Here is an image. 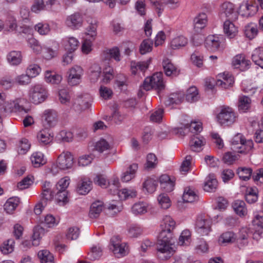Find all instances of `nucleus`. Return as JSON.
Listing matches in <instances>:
<instances>
[{
  "mask_svg": "<svg viewBox=\"0 0 263 263\" xmlns=\"http://www.w3.org/2000/svg\"><path fill=\"white\" fill-rule=\"evenodd\" d=\"M172 232L161 229L158 236L157 250L160 257L167 258L173 252L171 242L172 238Z\"/></svg>",
  "mask_w": 263,
  "mask_h": 263,
  "instance_id": "nucleus-1",
  "label": "nucleus"
},
{
  "mask_svg": "<svg viewBox=\"0 0 263 263\" xmlns=\"http://www.w3.org/2000/svg\"><path fill=\"white\" fill-rule=\"evenodd\" d=\"M233 148L239 153L247 154L253 147V142L252 140H246L241 134H237L234 136L232 141Z\"/></svg>",
  "mask_w": 263,
  "mask_h": 263,
  "instance_id": "nucleus-2",
  "label": "nucleus"
},
{
  "mask_svg": "<svg viewBox=\"0 0 263 263\" xmlns=\"http://www.w3.org/2000/svg\"><path fill=\"white\" fill-rule=\"evenodd\" d=\"M164 86L163 81V73L161 72H156L152 77L146 78L143 85V88L147 91L151 89L160 90L163 89Z\"/></svg>",
  "mask_w": 263,
  "mask_h": 263,
  "instance_id": "nucleus-3",
  "label": "nucleus"
},
{
  "mask_svg": "<svg viewBox=\"0 0 263 263\" xmlns=\"http://www.w3.org/2000/svg\"><path fill=\"white\" fill-rule=\"evenodd\" d=\"M236 114L231 107L222 106L220 112L217 116L218 123L221 125H230L236 121Z\"/></svg>",
  "mask_w": 263,
  "mask_h": 263,
  "instance_id": "nucleus-4",
  "label": "nucleus"
},
{
  "mask_svg": "<svg viewBox=\"0 0 263 263\" xmlns=\"http://www.w3.org/2000/svg\"><path fill=\"white\" fill-rule=\"evenodd\" d=\"M212 220L205 215H199L195 222L196 231L202 236H207L212 231Z\"/></svg>",
  "mask_w": 263,
  "mask_h": 263,
  "instance_id": "nucleus-5",
  "label": "nucleus"
},
{
  "mask_svg": "<svg viewBox=\"0 0 263 263\" xmlns=\"http://www.w3.org/2000/svg\"><path fill=\"white\" fill-rule=\"evenodd\" d=\"M219 15L221 19L234 21L238 18V13L233 4L224 2L220 6Z\"/></svg>",
  "mask_w": 263,
  "mask_h": 263,
  "instance_id": "nucleus-6",
  "label": "nucleus"
},
{
  "mask_svg": "<svg viewBox=\"0 0 263 263\" xmlns=\"http://www.w3.org/2000/svg\"><path fill=\"white\" fill-rule=\"evenodd\" d=\"M109 249L117 257H122L128 253L126 244L121 242L120 237L118 236L111 238Z\"/></svg>",
  "mask_w": 263,
  "mask_h": 263,
  "instance_id": "nucleus-7",
  "label": "nucleus"
},
{
  "mask_svg": "<svg viewBox=\"0 0 263 263\" xmlns=\"http://www.w3.org/2000/svg\"><path fill=\"white\" fill-rule=\"evenodd\" d=\"M25 102V100L21 98L7 102L5 105V111L10 113H27L29 109L24 106L23 104Z\"/></svg>",
  "mask_w": 263,
  "mask_h": 263,
  "instance_id": "nucleus-8",
  "label": "nucleus"
},
{
  "mask_svg": "<svg viewBox=\"0 0 263 263\" xmlns=\"http://www.w3.org/2000/svg\"><path fill=\"white\" fill-rule=\"evenodd\" d=\"M73 164V158L71 154L68 152H63L58 157L56 161L57 166L61 170H66L72 167Z\"/></svg>",
  "mask_w": 263,
  "mask_h": 263,
  "instance_id": "nucleus-9",
  "label": "nucleus"
},
{
  "mask_svg": "<svg viewBox=\"0 0 263 263\" xmlns=\"http://www.w3.org/2000/svg\"><path fill=\"white\" fill-rule=\"evenodd\" d=\"M83 74V69L79 66L75 65L67 72V82L69 85L75 86L79 84Z\"/></svg>",
  "mask_w": 263,
  "mask_h": 263,
  "instance_id": "nucleus-10",
  "label": "nucleus"
},
{
  "mask_svg": "<svg viewBox=\"0 0 263 263\" xmlns=\"http://www.w3.org/2000/svg\"><path fill=\"white\" fill-rule=\"evenodd\" d=\"M47 97V92L41 85H36L33 87L30 92V100L34 104H39L43 102Z\"/></svg>",
  "mask_w": 263,
  "mask_h": 263,
  "instance_id": "nucleus-11",
  "label": "nucleus"
},
{
  "mask_svg": "<svg viewBox=\"0 0 263 263\" xmlns=\"http://www.w3.org/2000/svg\"><path fill=\"white\" fill-rule=\"evenodd\" d=\"M42 121L44 126L46 128L55 126L58 122L57 112L51 109L45 110L42 116Z\"/></svg>",
  "mask_w": 263,
  "mask_h": 263,
  "instance_id": "nucleus-12",
  "label": "nucleus"
},
{
  "mask_svg": "<svg viewBox=\"0 0 263 263\" xmlns=\"http://www.w3.org/2000/svg\"><path fill=\"white\" fill-rule=\"evenodd\" d=\"M83 17L79 13H74L68 16L65 20V25L73 29H77L83 24Z\"/></svg>",
  "mask_w": 263,
  "mask_h": 263,
  "instance_id": "nucleus-13",
  "label": "nucleus"
},
{
  "mask_svg": "<svg viewBox=\"0 0 263 263\" xmlns=\"http://www.w3.org/2000/svg\"><path fill=\"white\" fill-rule=\"evenodd\" d=\"M219 79L216 81V85L227 89L234 83V78L229 73H223L218 75Z\"/></svg>",
  "mask_w": 263,
  "mask_h": 263,
  "instance_id": "nucleus-14",
  "label": "nucleus"
},
{
  "mask_svg": "<svg viewBox=\"0 0 263 263\" xmlns=\"http://www.w3.org/2000/svg\"><path fill=\"white\" fill-rule=\"evenodd\" d=\"M257 11V6L248 2L242 3L239 7V13L244 17L254 15Z\"/></svg>",
  "mask_w": 263,
  "mask_h": 263,
  "instance_id": "nucleus-15",
  "label": "nucleus"
},
{
  "mask_svg": "<svg viewBox=\"0 0 263 263\" xmlns=\"http://www.w3.org/2000/svg\"><path fill=\"white\" fill-rule=\"evenodd\" d=\"M112 145L106 140L101 138L98 141L95 145V149L99 154L106 156L112 149Z\"/></svg>",
  "mask_w": 263,
  "mask_h": 263,
  "instance_id": "nucleus-16",
  "label": "nucleus"
},
{
  "mask_svg": "<svg viewBox=\"0 0 263 263\" xmlns=\"http://www.w3.org/2000/svg\"><path fill=\"white\" fill-rule=\"evenodd\" d=\"M162 66L165 74L168 77H176L180 73V70L168 59L163 61Z\"/></svg>",
  "mask_w": 263,
  "mask_h": 263,
  "instance_id": "nucleus-17",
  "label": "nucleus"
},
{
  "mask_svg": "<svg viewBox=\"0 0 263 263\" xmlns=\"http://www.w3.org/2000/svg\"><path fill=\"white\" fill-rule=\"evenodd\" d=\"M88 26L86 27V34L91 37L92 40H95L97 35V29L98 27V21L96 19L91 17L87 18Z\"/></svg>",
  "mask_w": 263,
  "mask_h": 263,
  "instance_id": "nucleus-18",
  "label": "nucleus"
},
{
  "mask_svg": "<svg viewBox=\"0 0 263 263\" xmlns=\"http://www.w3.org/2000/svg\"><path fill=\"white\" fill-rule=\"evenodd\" d=\"M51 184L49 182L45 181L42 186V192L41 195L42 201L46 202L51 200L53 197L54 193L51 189Z\"/></svg>",
  "mask_w": 263,
  "mask_h": 263,
  "instance_id": "nucleus-19",
  "label": "nucleus"
},
{
  "mask_svg": "<svg viewBox=\"0 0 263 263\" xmlns=\"http://www.w3.org/2000/svg\"><path fill=\"white\" fill-rule=\"evenodd\" d=\"M104 209L103 202L100 200L93 202L90 207L89 212V216L90 218H97L99 217Z\"/></svg>",
  "mask_w": 263,
  "mask_h": 263,
  "instance_id": "nucleus-20",
  "label": "nucleus"
},
{
  "mask_svg": "<svg viewBox=\"0 0 263 263\" xmlns=\"http://www.w3.org/2000/svg\"><path fill=\"white\" fill-rule=\"evenodd\" d=\"M90 100V98L82 97L78 98L73 105L74 109L78 111H81L89 108L91 105Z\"/></svg>",
  "mask_w": 263,
  "mask_h": 263,
  "instance_id": "nucleus-21",
  "label": "nucleus"
},
{
  "mask_svg": "<svg viewBox=\"0 0 263 263\" xmlns=\"http://www.w3.org/2000/svg\"><path fill=\"white\" fill-rule=\"evenodd\" d=\"M137 170V164L133 163L130 165L127 170L122 174L121 176V181L124 182H127L132 180L135 178Z\"/></svg>",
  "mask_w": 263,
  "mask_h": 263,
  "instance_id": "nucleus-22",
  "label": "nucleus"
},
{
  "mask_svg": "<svg viewBox=\"0 0 263 263\" xmlns=\"http://www.w3.org/2000/svg\"><path fill=\"white\" fill-rule=\"evenodd\" d=\"M218 186V181L215 176L211 174L206 178L204 184V190L208 192H215Z\"/></svg>",
  "mask_w": 263,
  "mask_h": 263,
  "instance_id": "nucleus-23",
  "label": "nucleus"
},
{
  "mask_svg": "<svg viewBox=\"0 0 263 263\" xmlns=\"http://www.w3.org/2000/svg\"><path fill=\"white\" fill-rule=\"evenodd\" d=\"M252 100L248 96L241 95L238 100V109L240 112H245L250 109L251 106Z\"/></svg>",
  "mask_w": 263,
  "mask_h": 263,
  "instance_id": "nucleus-24",
  "label": "nucleus"
},
{
  "mask_svg": "<svg viewBox=\"0 0 263 263\" xmlns=\"http://www.w3.org/2000/svg\"><path fill=\"white\" fill-rule=\"evenodd\" d=\"M231 20H226L223 23L224 34L229 38L234 37L238 33L237 28Z\"/></svg>",
  "mask_w": 263,
  "mask_h": 263,
  "instance_id": "nucleus-25",
  "label": "nucleus"
},
{
  "mask_svg": "<svg viewBox=\"0 0 263 263\" xmlns=\"http://www.w3.org/2000/svg\"><path fill=\"white\" fill-rule=\"evenodd\" d=\"M204 45L207 50L214 51L218 49L220 42L217 36L209 35L205 39Z\"/></svg>",
  "mask_w": 263,
  "mask_h": 263,
  "instance_id": "nucleus-26",
  "label": "nucleus"
},
{
  "mask_svg": "<svg viewBox=\"0 0 263 263\" xmlns=\"http://www.w3.org/2000/svg\"><path fill=\"white\" fill-rule=\"evenodd\" d=\"M92 188V183L89 179L83 178L78 184L77 191L80 195L87 194Z\"/></svg>",
  "mask_w": 263,
  "mask_h": 263,
  "instance_id": "nucleus-27",
  "label": "nucleus"
},
{
  "mask_svg": "<svg viewBox=\"0 0 263 263\" xmlns=\"http://www.w3.org/2000/svg\"><path fill=\"white\" fill-rule=\"evenodd\" d=\"M235 212L240 216H245L247 214V209L245 202L241 200H236L232 203Z\"/></svg>",
  "mask_w": 263,
  "mask_h": 263,
  "instance_id": "nucleus-28",
  "label": "nucleus"
},
{
  "mask_svg": "<svg viewBox=\"0 0 263 263\" xmlns=\"http://www.w3.org/2000/svg\"><path fill=\"white\" fill-rule=\"evenodd\" d=\"M182 199L185 202H194L199 200V196L194 190L186 187L182 196Z\"/></svg>",
  "mask_w": 263,
  "mask_h": 263,
  "instance_id": "nucleus-29",
  "label": "nucleus"
},
{
  "mask_svg": "<svg viewBox=\"0 0 263 263\" xmlns=\"http://www.w3.org/2000/svg\"><path fill=\"white\" fill-rule=\"evenodd\" d=\"M184 99V94L182 92H177L171 94L164 101L166 106H170L173 104H179Z\"/></svg>",
  "mask_w": 263,
  "mask_h": 263,
  "instance_id": "nucleus-30",
  "label": "nucleus"
},
{
  "mask_svg": "<svg viewBox=\"0 0 263 263\" xmlns=\"http://www.w3.org/2000/svg\"><path fill=\"white\" fill-rule=\"evenodd\" d=\"M188 44V39L183 35H179L174 37L171 42V47L173 49H179L185 47Z\"/></svg>",
  "mask_w": 263,
  "mask_h": 263,
  "instance_id": "nucleus-31",
  "label": "nucleus"
},
{
  "mask_svg": "<svg viewBox=\"0 0 263 263\" xmlns=\"http://www.w3.org/2000/svg\"><path fill=\"white\" fill-rule=\"evenodd\" d=\"M258 191L256 187H248L245 193V199L246 201L250 203H255L258 199Z\"/></svg>",
  "mask_w": 263,
  "mask_h": 263,
  "instance_id": "nucleus-32",
  "label": "nucleus"
},
{
  "mask_svg": "<svg viewBox=\"0 0 263 263\" xmlns=\"http://www.w3.org/2000/svg\"><path fill=\"white\" fill-rule=\"evenodd\" d=\"M176 227V222L170 216L165 215L163 217L160 224L161 229L172 232Z\"/></svg>",
  "mask_w": 263,
  "mask_h": 263,
  "instance_id": "nucleus-33",
  "label": "nucleus"
},
{
  "mask_svg": "<svg viewBox=\"0 0 263 263\" xmlns=\"http://www.w3.org/2000/svg\"><path fill=\"white\" fill-rule=\"evenodd\" d=\"M194 28L196 31L203 29L207 23V16L204 13H199L194 20Z\"/></svg>",
  "mask_w": 263,
  "mask_h": 263,
  "instance_id": "nucleus-34",
  "label": "nucleus"
},
{
  "mask_svg": "<svg viewBox=\"0 0 263 263\" xmlns=\"http://www.w3.org/2000/svg\"><path fill=\"white\" fill-rule=\"evenodd\" d=\"M159 181L161 187L164 189L166 192L173 191L174 183L171 180L169 176L166 174L162 175L160 177Z\"/></svg>",
  "mask_w": 263,
  "mask_h": 263,
  "instance_id": "nucleus-35",
  "label": "nucleus"
},
{
  "mask_svg": "<svg viewBox=\"0 0 263 263\" xmlns=\"http://www.w3.org/2000/svg\"><path fill=\"white\" fill-rule=\"evenodd\" d=\"M53 137V135L45 129L41 130L37 135L38 141L43 145H47L51 142Z\"/></svg>",
  "mask_w": 263,
  "mask_h": 263,
  "instance_id": "nucleus-36",
  "label": "nucleus"
},
{
  "mask_svg": "<svg viewBox=\"0 0 263 263\" xmlns=\"http://www.w3.org/2000/svg\"><path fill=\"white\" fill-rule=\"evenodd\" d=\"M8 62L12 65H19L22 60L21 52L18 51H12L7 55Z\"/></svg>",
  "mask_w": 263,
  "mask_h": 263,
  "instance_id": "nucleus-37",
  "label": "nucleus"
},
{
  "mask_svg": "<svg viewBox=\"0 0 263 263\" xmlns=\"http://www.w3.org/2000/svg\"><path fill=\"white\" fill-rule=\"evenodd\" d=\"M44 228L40 226L35 227L33 229V233L32 236V245L37 246L39 245L40 238L45 234Z\"/></svg>",
  "mask_w": 263,
  "mask_h": 263,
  "instance_id": "nucleus-38",
  "label": "nucleus"
},
{
  "mask_svg": "<svg viewBox=\"0 0 263 263\" xmlns=\"http://www.w3.org/2000/svg\"><path fill=\"white\" fill-rule=\"evenodd\" d=\"M63 42L65 50L72 52L77 49L79 44L78 40L73 37L66 38Z\"/></svg>",
  "mask_w": 263,
  "mask_h": 263,
  "instance_id": "nucleus-39",
  "label": "nucleus"
},
{
  "mask_svg": "<svg viewBox=\"0 0 263 263\" xmlns=\"http://www.w3.org/2000/svg\"><path fill=\"white\" fill-rule=\"evenodd\" d=\"M252 61L263 68V47L256 48L252 54Z\"/></svg>",
  "mask_w": 263,
  "mask_h": 263,
  "instance_id": "nucleus-40",
  "label": "nucleus"
},
{
  "mask_svg": "<svg viewBox=\"0 0 263 263\" xmlns=\"http://www.w3.org/2000/svg\"><path fill=\"white\" fill-rule=\"evenodd\" d=\"M30 159L34 167H39L46 162L44 158V155L41 152L34 153L31 156Z\"/></svg>",
  "mask_w": 263,
  "mask_h": 263,
  "instance_id": "nucleus-41",
  "label": "nucleus"
},
{
  "mask_svg": "<svg viewBox=\"0 0 263 263\" xmlns=\"http://www.w3.org/2000/svg\"><path fill=\"white\" fill-rule=\"evenodd\" d=\"M199 98L198 90L196 87L192 86L187 90L185 98L187 102L190 103L196 102Z\"/></svg>",
  "mask_w": 263,
  "mask_h": 263,
  "instance_id": "nucleus-42",
  "label": "nucleus"
},
{
  "mask_svg": "<svg viewBox=\"0 0 263 263\" xmlns=\"http://www.w3.org/2000/svg\"><path fill=\"white\" fill-rule=\"evenodd\" d=\"M101 73V68L97 63L92 64L89 68V78L92 82H96L99 78Z\"/></svg>",
  "mask_w": 263,
  "mask_h": 263,
  "instance_id": "nucleus-43",
  "label": "nucleus"
},
{
  "mask_svg": "<svg viewBox=\"0 0 263 263\" xmlns=\"http://www.w3.org/2000/svg\"><path fill=\"white\" fill-rule=\"evenodd\" d=\"M205 143V140L202 137L194 136L190 142L191 147L193 151L199 152L201 146Z\"/></svg>",
  "mask_w": 263,
  "mask_h": 263,
  "instance_id": "nucleus-44",
  "label": "nucleus"
},
{
  "mask_svg": "<svg viewBox=\"0 0 263 263\" xmlns=\"http://www.w3.org/2000/svg\"><path fill=\"white\" fill-rule=\"evenodd\" d=\"M117 194L121 200H126L128 198L136 197L137 195V192L135 189L125 188L119 191Z\"/></svg>",
  "mask_w": 263,
  "mask_h": 263,
  "instance_id": "nucleus-45",
  "label": "nucleus"
},
{
  "mask_svg": "<svg viewBox=\"0 0 263 263\" xmlns=\"http://www.w3.org/2000/svg\"><path fill=\"white\" fill-rule=\"evenodd\" d=\"M147 204L143 202L135 203L132 207V212L135 215H143L147 212Z\"/></svg>",
  "mask_w": 263,
  "mask_h": 263,
  "instance_id": "nucleus-46",
  "label": "nucleus"
},
{
  "mask_svg": "<svg viewBox=\"0 0 263 263\" xmlns=\"http://www.w3.org/2000/svg\"><path fill=\"white\" fill-rule=\"evenodd\" d=\"M37 255L41 263H54L53 255L48 250L40 251Z\"/></svg>",
  "mask_w": 263,
  "mask_h": 263,
  "instance_id": "nucleus-47",
  "label": "nucleus"
},
{
  "mask_svg": "<svg viewBox=\"0 0 263 263\" xmlns=\"http://www.w3.org/2000/svg\"><path fill=\"white\" fill-rule=\"evenodd\" d=\"M19 199L17 197L9 198L4 204V209L8 213H11L17 206Z\"/></svg>",
  "mask_w": 263,
  "mask_h": 263,
  "instance_id": "nucleus-48",
  "label": "nucleus"
},
{
  "mask_svg": "<svg viewBox=\"0 0 263 263\" xmlns=\"http://www.w3.org/2000/svg\"><path fill=\"white\" fill-rule=\"evenodd\" d=\"M104 54L105 55L104 59L106 60L110 58L114 59L117 61H120V51L118 47L107 49L104 52Z\"/></svg>",
  "mask_w": 263,
  "mask_h": 263,
  "instance_id": "nucleus-49",
  "label": "nucleus"
},
{
  "mask_svg": "<svg viewBox=\"0 0 263 263\" xmlns=\"http://www.w3.org/2000/svg\"><path fill=\"white\" fill-rule=\"evenodd\" d=\"M237 173L240 179L246 181L250 178L252 170L250 167H240L237 169Z\"/></svg>",
  "mask_w": 263,
  "mask_h": 263,
  "instance_id": "nucleus-50",
  "label": "nucleus"
},
{
  "mask_svg": "<svg viewBox=\"0 0 263 263\" xmlns=\"http://www.w3.org/2000/svg\"><path fill=\"white\" fill-rule=\"evenodd\" d=\"M252 224L258 231L263 229V211H260L254 214Z\"/></svg>",
  "mask_w": 263,
  "mask_h": 263,
  "instance_id": "nucleus-51",
  "label": "nucleus"
},
{
  "mask_svg": "<svg viewBox=\"0 0 263 263\" xmlns=\"http://www.w3.org/2000/svg\"><path fill=\"white\" fill-rule=\"evenodd\" d=\"M14 240L13 239H9L5 241L1 246L0 249L1 252L4 254H8L14 250Z\"/></svg>",
  "mask_w": 263,
  "mask_h": 263,
  "instance_id": "nucleus-52",
  "label": "nucleus"
},
{
  "mask_svg": "<svg viewBox=\"0 0 263 263\" xmlns=\"http://www.w3.org/2000/svg\"><path fill=\"white\" fill-rule=\"evenodd\" d=\"M45 79L48 83L58 84L61 82L62 77L61 75L52 74L50 71H47L45 74Z\"/></svg>",
  "mask_w": 263,
  "mask_h": 263,
  "instance_id": "nucleus-53",
  "label": "nucleus"
},
{
  "mask_svg": "<svg viewBox=\"0 0 263 263\" xmlns=\"http://www.w3.org/2000/svg\"><path fill=\"white\" fill-rule=\"evenodd\" d=\"M57 202L60 205H64L68 202V192L67 191H58L55 195Z\"/></svg>",
  "mask_w": 263,
  "mask_h": 263,
  "instance_id": "nucleus-54",
  "label": "nucleus"
},
{
  "mask_svg": "<svg viewBox=\"0 0 263 263\" xmlns=\"http://www.w3.org/2000/svg\"><path fill=\"white\" fill-rule=\"evenodd\" d=\"M142 233V228L136 224H133L129 227L127 229V235L131 238H137Z\"/></svg>",
  "mask_w": 263,
  "mask_h": 263,
  "instance_id": "nucleus-55",
  "label": "nucleus"
},
{
  "mask_svg": "<svg viewBox=\"0 0 263 263\" xmlns=\"http://www.w3.org/2000/svg\"><path fill=\"white\" fill-rule=\"evenodd\" d=\"M257 26L254 24H249L245 27V33L247 37L252 39L257 34Z\"/></svg>",
  "mask_w": 263,
  "mask_h": 263,
  "instance_id": "nucleus-56",
  "label": "nucleus"
},
{
  "mask_svg": "<svg viewBox=\"0 0 263 263\" xmlns=\"http://www.w3.org/2000/svg\"><path fill=\"white\" fill-rule=\"evenodd\" d=\"M102 248L99 245L93 246L88 254L89 259L91 260L99 259L102 255Z\"/></svg>",
  "mask_w": 263,
  "mask_h": 263,
  "instance_id": "nucleus-57",
  "label": "nucleus"
},
{
  "mask_svg": "<svg viewBox=\"0 0 263 263\" xmlns=\"http://www.w3.org/2000/svg\"><path fill=\"white\" fill-rule=\"evenodd\" d=\"M153 43L151 40L149 39L144 40L140 46V52L142 54H144L151 51L153 48Z\"/></svg>",
  "mask_w": 263,
  "mask_h": 263,
  "instance_id": "nucleus-58",
  "label": "nucleus"
},
{
  "mask_svg": "<svg viewBox=\"0 0 263 263\" xmlns=\"http://www.w3.org/2000/svg\"><path fill=\"white\" fill-rule=\"evenodd\" d=\"M143 186L148 193H152L156 189L157 181L152 178H148L143 183Z\"/></svg>",
  "mask_w": 263,
  "mask_h": 263,
  "instance_id": "nucleus-59",
  "label": "nucleus"
},
{
  "mask_svg": "<svg viewBox=\"0 0 263 263\" xmlns=\"http://www.w3.org/2000/svg\"><path fill=\"white\" fill-rule=\"evenodd\" d=\"M33 183V177L28 176L17 183V187L20 190H25L28 188Z\"/></svg>",
  "mask_w": 263,
  "mask_h": 263,
  "instance_id": "nucleus-60",
  "label": "nucleus"
},
{
  "mask_svg": "<svg viewBox=\"0 0 263 263\" xmlns=\"http://www.w3.org/2000/svg\"><path fill=\"white\" fill-rule=\"evenodd\" d=\"M30 144L28 139L24 138L20 141V145L17 152L20 155L25 154L30 149Z\"/></svg>",
  "mask_w": 263,
  "mask_h": 263,
  "instance_id": "nucleus-61",
  "label": "nucleus"
},
{
  "mask_svg": "<svg viewBox=\"0 0 263 263\" xmlns=\"http://www.w3.org/2000/svg\"><path fill=\"white\" fill-rule=\"evenodd\" d=\"M120 186V182L117 178H114L110 181H108L107 186L109 187V191L110 194L115 195L119 191L118 189Z\"/></svg>",
  "mask_w": 263,
  "mask_h": 263,
  "instance_id": "nucleus-62",
  "label": "nucleus"
},
{
  "mask_svg": "<svg viewBox=\"0 0 263 263\" xmlns=\"http://www.w3.org/2000/svg\"><path fill=\"white\" fill-rule=\"evenodd\" d=\"M236 236L232 232L223 233L219 238V241L221 243L233 242L235 240Z\"/></svg>",
  "mask_w": 263,
  "mask_h": 263,
  "instance_id": "nucleus-63",
  "label": "nucleus"
},
{
  "mask_svg": "<svg viewBox=\"0 0 263 263\" xmlns=\"http://www.w3.org/2000/svg\"><path fill=\"white\" fill-rule=\"evenodd\" d=\"M158 201L161 208L168 209L171 206V201L168 196L165 194H161L158 197Z\"/></svg>",
  "mask_w": 263,
  "mask_h": 263,
  "instance_id": "nucleus-64",
  "label": "nucleus"
}]
</instances>
